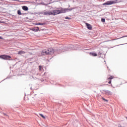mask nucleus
<instances>
[{"mask_svg": "<svg viewBox=\"0 0 127 127\" xmlns=\"http://www.w3.org/2000/svg\"><path fill=\"white\" fill-rule=\"evenodd\" d=\"M72 9H73L64 8L61 10L47 11L44 12V15H56L57 14H59V13H65V12L70 11Z\"/></svg>", "mask_w": 127, "mask_h": 127, "instance_id": "1", "label": "nucleus"}, {"mask_svg": "<svg viewBox=\"0 0 127 127\" xmlns=\"http://www.w3.org/2000/svg\"><path fill=\"white\" fill-rule=\"evenodd\" d=\"M118 2H119L118 0H110L103 3V5H111V4H115V3H118Z\"/></svg>", "mask_w": 127, "mask_h": 127, "instance_id": "2", "label": "nucleus"}, {"mask_svg": "<svg viewBox=\"0 0 127 127\" xmlns=\"http://www.w3.org/2000/svg\"><path fill=\"white\" fill-rule=\"evenodd\" d=\"M10 58H11V57L7 55H3L0 56V59H3V60H9Z\"/></svg>", "mask_w": 127, "mask_h": 127, "instance_id": "3", "label": "nucleus"}, {"mask_svg": "<svg viewBox=\"0 0 127 127\" xmlns=\"http://www.w3.org/2000/svg\"><path fill=\"white\" fill-rule=\"evenodd\" d=\"M85 24L88 29H89V30H91V29H92V25H91V24H89L87 23H86Z\"/></svg>", "mask_w": 127, "mask_h": 127, "instance_id": "4", "label": "nucleus"}, {"mask_svg": "<svg viewBox=\"0 0 127 127\" xmlns=\"http://www.w3.org/2000/svg\"><path fill=\"white\" fill-rule=\"evenodd\" d=\"M32 31L37 32L39 30V28L38 27H36L32 29Z\"/></svg>", "mask_w": 127, "mask_h": 127, "instance_id": "5", "label": "nucleus"}, {"mask_svg": "<svg viewBox=\"0 0 127 127\" xmlns=\"http://www.w3.org/2000/svg\"><path fill=\"white\" fill-rule=\"evenodd\" d=\"M22 9L25 11H27L28 10V7L26 6H22Z\"/></svg>", "mask_w": 127, "mask_h": 127, "instance_id": "6", "label": "nucleus"}, {"mask_svg": "<svg viewBox=\"0 0 127 127\" xmlns=\"http://www.w3.org/2000/svg\"><path fill=\"white\" fill-rule=\"evenodd\" d=\"M18 54H20V55H22V54H25V52L24 51H19L18 52Z\"/></svg>", "mask_w": 127, "mask_h": 127, "instance_id": "7", "label": "nucleus"}, {"mask_svg": "<svg viewBox=\"0 0 127 127\" xmlns=\"http://www.w3.org/2000/svg\"><path fill=\"white\" fill-rule=\"evenodd\" d=\"M90 54L92 56H95V57L97 56V53H90Z\"/></svg>", "mask_w": 127, "mask_h": 127, "instance_id": "8", "label": "nucleus"}, {"mask_svg": "<svg viewBox=\"0 0 127 127\" xmlns=\"http://www.w3.org/2000/svg\"><path fill=\"white\" fill-rule=\"evenodd\" d=\"M17 13L18 14H19V15H21V11H20V10H18L17 11Z\"/></svg>", "mask_w": 127, "mask_h": 127, "instance_id": "9", "label": "nucleus"}, {"mask_svg": "<svg viewBox=\"0 0 127 127\" xmlns=\"http://www.w3.org/2000/svg\"><path fill=\"white\" fill-rule=\"evenodd\" d=\"M108 79H109V80H112V79H114V76H110L108 78Z\"/></svg>", "mask_w": 127, "mask_h": 127, "instance_id": "10", "label": "nucleus"}, {"mask_svg": "<svg viewBox=\"0 0 127 127\" xmlns=\"http://www.w3.org/2000/svg\"><path fill=\"white\" fill-rule=\"evenodd\" d=\"M40 116H41V117H42V118H43V119H45V116H43V114H40Z\"/></svg>", "mask_w": 127, "mask_h": 127, "instance_id": "11", "label": "nucleus"}, {"mask_svg": "<svg viewBox=\"0 0 127 127\" xmlns=\"http://www.w3.org/2000/svg\"><path fill=\"white\" fill-rule=\"evenodd\" d=\"M102 99L103 100V101H105V102H108V100L105 99L104 98H103Z\"/></svg>", "mask_w": 127, "mask_h": 127, "instance_id": "12", "label": "nucleus"}, {"mask_svg": "<svg viewBox=\"0 0 127 127\" xmlns=\"http://www.w3.org/2000/svg\"><path fill=\"white\" fill-rule=\"evenodd\" d=\"M45 23H39V25H44Z\"/></svg>", "mask_w": 127, "mask_h": 127, "instance_id": "13", "label": "nucleus"}, {"mask_svg": "<svg viewBox=\"0 0 127 127\" xmlns=\"http://www.w3.org/2000/svg\"><path fill=\"white\" fill-rule=\"evenodd\" d=\"M101 21H102V22H105V19H101Z\"/></svg>", "mask_w": 127, "mask_h": 127, "instance_id": "14", "label": "nucleus"}, {"mask_svg": "<svg viewBox=\"0 0 127 127\" xmlns=\"http://www.w3.org/2000/svg\"><path fill=\"white\" fill-rule=\"evenodd\" d=\"M65 19H71V18H69L68 17H65Z\"/></svg>", "mask_w": 127, "mask_h": 127, "instance_id": "15", "label": "nucleus"}, {"mask_svg": "<svg viewBox=\"0 0 127 127\" xmlns=\"http://www.w3.org/2000/svg\"><path fill=\"white\" fill-rule=\"evenodd\" d=\"M124 37H127V36H125L122 37L120 38H124Z\"/></svg>", "mask_w": 127, "mask_h": 127, "instance_id": "16", "label": "nucleus"}, {"mask_svg": "<svg viewBox=\"0 0 127 127\" xmlns=\"http://www.w3.org/2000/svg\"><path fill=\"white\" fill-rule=\"evenodd\" d=\"M108 83L109 84H111L112 83V81H109Z\"/></svg>", "mask_w": 127, "mask_h": 127, "instance_id": "17", "label": "nucleus"}, {"mask_svg": "<svg viewBox=\"0 0 127 127\" xmlns=\"http://www.w3.org/2000/svg\"><path fill=\"white\" fill-rule=\"evenodd\" d=\"M35 25H39V23H36Z\"/></svg>", "mask_w": 127, "mask_h": 127, "instance_id": "18", "label": "nucleus"}, {"mask_svg": "<svg viewBox=\"0 0 127 127\" xmlns=\"http://www.w3.org/2000/svg\"><path fill=\"white\" fill-rule=\"evenodd\" d=\"M39 69H40V70H41V66H39Z\"/></svg>", "mask_w": 127, "mask_h": 127, "instance_id": "19", "label": "nucleus"}, {"mask_svg": "<svg viewBox=\"0 0 127 127\" xmlns=\"http://www.w3.org/2000/svg\"><path fill=\"white\" fill-rule=\"evenodd\" d=\"M0 39H2V37H0Z\"/></svg>", "mask_w": 127, "mask_h": 127, "instance_id": "20", "label": "nucleus"}, {"mask_svg": "<svg viewBox=\"0 0 127 127\" xmlns=\"http://www.w3.org/2000/svg\"><path fill=\"white\" fill-rule=\"evenodd\" d=\"M46 53H47H47H48L47 52V51H46Z\"/></svg>", "mask_w": 127, "mask_h": 127, "instance_id": "21", "label": "nucleus"}]
</instances>
